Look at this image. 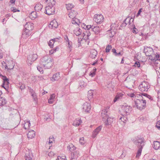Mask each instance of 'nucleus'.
Wrapping results in <instances>:
<instances>
[{"label":"nucleus","mask_w":160,"mask_h":160,"mask_svg":"<svg viewBox=\"0 0 160 160\" xmlns=\"http://www.w3.org/2000/svg\"><path fill=\"white\" fill-rule=\"evenodd\" d=\"M145 141L143 138L138 136L133 140V143L137 146L138 150L137 152L136 158H138L141 155L142 150L145 145Z\"/></svg>","instance_id":"obj_1"},{"label":"nucleus","mask_w":160,"mask_h":160,"mask_svg":"<svg viewBox=\"0 0 160 160\" xmlns=\"http://www.w3.org/2000/svg\"><path fill=\"white\" fill-rule=\"evenodd\" d=\"M53 59L48 56H45L42 58L40 61V64L45 69H49L52 66Z\"/></svg>","instance_id":"obj_2"},{"label":"nucleus","mask_w":160,"mask_h":160,"mask_svg":"<svg viewBox=\"0 0 160 160\" xmlns=\"http://www.w3.org/2000/svg\"><path fill=\"white\" fill-rule=\"evenodd\" d=\"M139 99L136 98L134 101V106H136L138 109L141 110L146 107V100L143 99L142 95L139 94Z\"/></svg>","instance_id":"obj_3"},{"label":"nucleus","mask_w":160,"mask_h":160,"mask_svg":"<svg viewBox=\"0 0 160 160\" xmlns=\"http://www.w3.org/2000/svg\"><path fill=\"white\" fill-rule=\"evenodd\" d=\"M132 110V108L130 106H128L127 104H125L122 105L121 107V110L120 112L122 115L126 116L130 114Z\"/></svg>","instance_id":"obj_4"},{"label":"nucleus","mask_w":160,"mask_h":160,"mask_svg":"<svg viewBox=\"0 0 160 160\" xmlns=\"http://www.w3.org/2000/svg\"><path fill=\"white\" fill-rule=\"evenodd\" d=\"M150 88V86L149 83L147 82L144 81L139 85L138 88L142 92H147Z\"/></svg>","instance_id":"obj_5"},{"label":"nucleus","mask_w":160,"mask_h":160,"mask_svg":"<svg viewBox=\"0 0 160 160\" xmlns=\"http://www.w3.org/2000/svg\"><path fill=\"white\" fill-rule=\"evenodd\" d=\"M55 7L53 6H50V3L45 7V13L48 15H51L55 13Z\"/></svg>","instance_id":"obj_6"},{"label":"nucleus","mask_w":160,"mask_h":160,"mask_svg":"<svg viewBox=\"0 0 160 160\" xmlns=\"http://www.w3.org/2000/svg\"><path fill=\"white\" fill-rule=\"evenodd\" d=\"M38 58V55L36 53L31 54L28 57L27 63L28 65H31L32 63Z\"/></svg>","instance_id":"obj_7"},{"label":"nucleus","mask_w":160,"mask_h":160,"mask_svg":"<svg viewBox=\"0 0 160 160\" xmlns=\"http://www.w3.org/2000/svg\"><path fill=\"white\" fill-rule=\"evenodd\" d=\"M104 17L102 14H95L94 17V20L97 23L100 24L103 22Z\"/></svg>","instance_id":"obj_8"},{"label":"nucleus","mask_w":160,"mask_h":160,"mask_svg":"<svg viewBox=\"0 0 160 160\" xmlns=\"http://www.w3.org/2000/svg\"><path fill=\"white\" fill-rule=\"evenodd\" d=\"M3 80V83L1 85L6 91H8V84H9V80L5 76L2 78Z\"/></svg>","instance_id":"obj_9"},{"label":"nucleus","mask_w":160,"mask_h":160,"mask_svg":"<svg viewBox=\"0 0 160 160\" xmlns=\"http://www.w3.org/2000/svg\"><path fill=\"white\" fill-rule=\"evenodd\" d=\"M109 107L107 106L103 110L101 113V117L103 119H106L108 116V111L109 110Z\"/></svg>","instance_id":"obj_10"},{"label":"nucleus","mask_w":160,"mask_h":160,"mask_svg":"<svg viewBox=\"0 0 160 160\" xmlns=\"http://www.w3.org/2000/svg\"><path fill=\"white\" fill-rule=\"evenodd\" d=\"M90 104L87 102H86L83 105V111L87 113H89L91 109Z\"/></svg>","instance_id":"obj_11"},{"label":"nucleus","mask_w":160,"mask_h":160,"mask_svg":"<svg viewBox=\"0 0 160 160\" xmlns=\"http://www.w3.org/2000/svg\"><path fill=\"white\" fill-rule=\"evenodd\" d=\"M79 156V152L77 150L71 153L70 160H77Z\"/></svg>","instance_id":"obj_12"},{"label":"nucleus","mask_w":160,"mask_h":160,"mask_svg":"<svg viewBox=\"0 0 160 160\" xmlns=\"http://www.w3.org/2000/svg\"><path fill=\"white\" fill-rule=\"evenodd\" d=\"M25 160H34L33 156L31 151L29 150L28 152L25 154Z\"/></svg>","instance_id":"obj_13"},{"label":"nucleus","mask_w":160,"mask_h":160,"mask_svg":"<svg viewBox=\"0 0 160 160\" xmlns=\"http://www.w3.org/2000/svg\"><path fill=\"white\" fill-rule=\"evenodd\" d=\"M102 128V126H100L93 131L92 136L93 138H94L96 137L98 134L101 131Z\"/></svg>","instance_id":"obj_14"},{"label":"nucleus","mask_w":160,"mask_h":160,"mask_svg":"<svg viewBox=\"0 0 160 160\" xmlns=\"http://www.w3.org/2000/svg\"><path fill=\"white\" fill-rule=\"evenodd\" d=\"M112 52L113 54L116 57L122 56L123 53V51L116 50L114 48L112 49Z\"/></svg>","instance_id":"obj_15"},{"label":"nucleus","mask_w":160,"mask_h":160,"mask_svg":"<svg viewBox=\"0 0 160 160\" xmlns=\"http://www.w3.org/2000/svg\"><path fill=\"white\" fill-rule=\"evenodd\" d=\"M24 28L25 29L31 31L32 30L33 28V24L31 22H28L24 26Z\"/></svg>","instance_id":"obj_16"},{"label":"nucleus","mask_w":160,"mask_h":160,"mask_svg":"<svg viewBox=\"0 0 160 160\" xmlns=\"http://www.w3.org/2000/svg\"><path fill=\"white\" fill-rule=\"evenodd\" d=\"M30 31L27 30L26 29H24L22 32V38L25 39L27 38L31 34L30 32H29Z\"/></svg>","instance_id":"obj_17"},{"label":"nucleus","mask_w":160,"mask_h":160,"mask_svg":"<svg viewBox=\"0 0 160 160\" xmlns=\"http://www.w3.org/2000/svg\"><path fill=\"white\" fill-rule=\"evenodd\" d=\"M60 78V74L59 72H57L53 74V76L50 78L51 80L54 82V81H58Z\"/></svg>","instance_id":"obj_18"},{"label":"nucleus","mask_w":160,"mask_h":160,"mask_svg":"<svg viewBox=\"0 0 160 160\" xmlns=\"http://www.w3.org/2000/svg\"><path fill=\"white\" fill-rule=\"evenodd\" d=\"M58 26V24L55 20H54L51 22L49 26V28H56Z\"/></svg>","instance_id":"obj_19"},{"label":"nucleus","mask_w":160,"mask_h":160,"mask_svg":"<svg viewBox=\"0 0 160 160\" xmlns=\"http://www.w3.org/2000/svg\"><path fill=\"white\" fill-rule=\"evenodd\" d=\"M77 13V12L76 11L74 10H71L69 12L68 15L70 18H75Z\"/></svg>","instance_id":"obj_20"},{"label":"nucleus","mask_w":160,"mask_h":160,"mask_svg":"<svg viewBox=\"0 0 160 160\" xmlns=\"http://www.w3.org/2000/svg\"><path fill=\"white\" fill-rule=\"evenodd\" d=\"M27 137L29 139H32L33 138L35 135V132L33 130L29 131L27 134Z\"/></svg>","instance_id":"obj_21"},{"label":"nucleus","mask_w":160,"mask_h":160,"mask_svg":"<svg viewBox=\"0 0 160 160\" xmlns=\"http://www.w3.org/2000/svg\"><path fill=\"white\" fill-rule=\"evenodd\" d=\"M97 54V52L95 49L92 50L90 52V57L92 58H94L96 56Z\"/></svg>","instance_id":"obj_22"},{"label":"nucleus","mask_w":160,"mask_h":160,"mask_svg":"<svg viewBox=\"0 0 160 160\" xmlns=\"http://www.w3.org/2000/svg\"><path fill=\"white\" fill-rule=\"evenodd\" d=\"M42 7L43 6L42 4L39 3H38L36 4L34 7V8L36 11L39 12L41 10Z\"/></svg>","instance_id":"obj_23"},{"label":"nucleus","mask_w":160,"mask_h":160,"mask_svg":"<svg viewBox=\"0 0 160 160\" xmlns=\"http://www.w3.org/2000/svg\"><path fill=\"white\" fill-rule=\"evenodd\" d=\"M153 147L155 150L158 149L160 147V142L158 141L154 142Z\"/></svg>","instance_id":"obj_24"},{"label":"nucleus","mask_w":160,"mask_h":160,"mask_svg":"<svg viewBox=\"0 0 160 160\" xmlns=\"http://www.w3.org/2000/svg\"><path fill=\"white\" fill-rule=\"evenodd\" d=\"M67 148L72 152H75L76 147L72 144H70L67 146Z\"/></svg>","instance_id":"obj_25"},{"label":"nucleus","mask_w":160,"mask_h":160,"mask_svg":"<svg viewBox=\"0 0 160 160\" xmlns=\"http://www.w3.org/2000/svg\"><path fill=\"white\" fill-rule=\"evenodd\" d=\"M150 50L147 49L145 48L144 50V52L145 53L147 56H149L151 55L152 53V50H151L150 48H148Z\"/></svg>","instance_id":"obj_26"},{"label":"nucleus","mask_w":160,"mask_h":160,"mask_svg":"<svg viewBox=\"0 0 160 160\" xmlns=\"http://www.w3.org/2000/svg\"><path fill=\"white\" fill-rule=\"evenodd\" d=\"M82 122V121L81 119H76L73 121L72 125L75 126H78Z\"/></svg>","instance_id":"obj_27"},{"label":"nucleus","mask_w":160,"mask_h":160,"mask_svg":"<svg viewBox=\"0 0 160 160\" xmlns=\"http://www.w3.org/2000/svg\"><path fill=\"white\" fill-rule=\"evenodd\" d=\"M92 31H93L96 34H98L100 32V29L99 27H94L92 28Z\"/></svg>","instance_id":"obj_28"},{"label":"nucleus","mask_w":160,"mask_h":160,"mask_svg":"<svg viewBox=\"0 0 160 160\" xmlns=\"http://www.w3.org/2000/svg\"><path fill=\"white\" fill-rule=\"evenodd\" d=\"M55 98V94L54 93L52 94L48 99V102L49 104H52L53 103L54 99Z\"/></svg>","instance_id":"obj_29"},{"label":"nucleus","mask_w":160,"mask_h":160,"mask_svg":"<svg viewBox=\"0 0 160 160\" xmlns=\"http://www.w3.org/2000/svg\"><path fill=\"white\" fill-rule=\"evenodd\" d=\"M122 115V116L119 118V122H123L124 124L127 122V118L126 117Z\"/></svg>","instance_id":"obj_30"},{"label":"nucleus","mask_w":160,"mask_h":160,"mask_svg":"<svg viewBox=\"0 0 160 160\" xmlns=\"http://www.w3.org/2000/svg\"><path fill=\"white\" fill-rule=\"evenodd\" d=\"M7 64H8V68L10 69V70H12L13 69L14 65L13 63V62L12 61H11L10 62H7Z\"/></svg>","instance_id":"obj_31"},{"label":"nucleus","mask_w":160,"mask_h":160,"mask_svg":"<svg viewBox=\"0 0 160 160\" xmlns=\"http://www.w3.org/2000/svg\"><path fill=\"white\" fill-rule=\"evenodd\" d=\"M7 102L6 100L2 97H0V106H3Z\"/></svg>","instance_id":"obj_32"},{"label":"nucleus","mask_w":160,"mask_h":160,"mask_svg":"<svg viewBox=\"0 0 160 160\" xmlns=\"http://www.w3.org/2000/svg\"><path fill=\"white\" fill-rule=\"evenodd\" d=\"M36 12H32L30 14L29 17L32 19H33L37 18Z\"/></svg>","instance_id":"obj_33"},{"label":"nucleus","mask_w":160,"mask_h":160,"mask_svg":"<svg viewBox=\"0 0 160 160\" xmlns=\"http://www.w3.org/2000/svg\"><path fill=\"white\" fill-rule=\"evenodd\" d=\"M129 28H131V29H132V32L134 33H137L138 32V30L135 28V25L133 24H132V25L130 27H129Z\"/></svg>","instance_id":"obj_34"},{"label":"nucleus","mask_w":160,"mask_h":160,"mask_svg":"<svg viewBox=\"0 0 160 160\" xmlns=\"http://www.w3.org/2000/svg\"><path fill=\"white\" fill-rule=\"evenodd\" d=\"M107 120L105 122V125H108L111 124V120H112V119L110 117H109L108 116V118H106Z\"/></svg>","instance_id":"obj_35"},{"label":"nucleus","mask_w":160,"mask_h":160,"mask_svg":"<svg viewBox=\"0 0 160 160\" xmlns=\"http://www.w3.org/2000/svg\"><path fill=\"white\" fill-rule=\"evenodd\" d=\"M30 126V121H28L25 122L23 128L25 129H28Z\"/></svg>","instance_id":"obj_36"},{"label":"nucleus","mask_w":160,"mask_h":160,"mask_svg":"<svg viewBox=\"0 0 160 160\" xmlns=\"http://www.w3.org/2000/svg\"><path fill=\"white\" fill-rule=\"evenodd\" d=\"M140 94V95H142H142H143L144 96H145V97H146V98H148L151 100H153L151 96H150L149 95H148V94H147V93H143L140 94Z\"/></svg>","instance_id":"obj_37"},{"label":"nucleus","mask_w":160,"mask_h":160,"mask_svg":"<svg viewBox=\"0 0 160 160\" xmlns=\"http://www.w3.org/2000/svg\"><path fill=\"white\" fill-rule=\"evenodd\" d=\"M153 60L155 61V64H158V62H156L157 60V61H160V55H159L158 54L156 55V56L155 58L153 59Z\"/></svg>","instance_id":"obj_38"},{"label":"nucleus","mask_w":160,"mask_h":160,"mask_svg":"<svg viewBox=\"0 0 160 160\" xmlns=\"http://www.w3.org/2000/svg\"><path fill=\"white\" fill-rule=\"evenodd\" d=\"M66 7L67 9L68 10H72V9L73 8V5L72 4H66Z\"/></svg>","instance_id":"obj_39"},{"label":"nucleus","mask_w":160,"mask_h":160,"mask_svg":"<svg viewBox=\"0 0 160 160\" xmlns=\"http://www.w3.org/2000/svg\"><path fill=\"white\" fill-rule=\"evenodd\" d=\"M123 95L122 94H120L117 95L113 100V102H115L118 100L121 97H122V96Z\"/></svg>","instance_id":"obj_40"},{"label":"nucleus","mask_w":160,"mask_h":160,"mask_svg":"<svg viewBox=\"0 0 160 160\" xmlns=\"http://www.w3.org/2000/svg\"><path fill=\"white\" fill-rule=\"evenodd\" d=\"M123 95L122 94H120L117 95L113 100V102H115L118 100L121 97H122V96Z\"/></svg>","instance_id":"obj_41"},{"label":"nucleus","mask_w":160,"mask_h":160,"mask_svg":"<svg viewBox=\"0 0 160 160\" xmlns=\"http://www.w3.org/2000/svg\"><path fill=\"white\" fill-rule=\"evenodd\" d=\"M84 35H86L87 37V38L86 39H89V37L91 35V32L89 31H85V32H83Z\"/></svg>","instance_id":"obj_42"},{"label":"nucleus","mask_w":160,"mask_h":160,"mask_svg":"<svg viewBox=\"0 0 160 160\" xmlns=\"http://www.w3.org/2000/svg\"><path fill=\"white\" fill-rule=\"evenodd\" d=\"M56 160H67L65 156H58V158Z\"/></svg>","instance_id":"obj_43"},{"label":"nucleus","mask_w":160,"mask_h":160,"mask_svg":"<svg viewBox=\"0 0 160 160\" xmlns=\"http://www.w3.org/2000/svg\"><path fill=\"white\" fill-rule=\"evenodd\" d=\"M48 5L49 3H50V6H54L55 5V2L54 0H49V1L47 2Z\"/></svg>","instance_id":"obj_44"},{"label":"nucleus","mask_w":160,"mask_h":160,"mask_svg":"<svg viewBox=\"0 0 160 160\" xmlns=\"http://www.w3.org/2000/svg\"><path fill=\"white\" fill-rule=\"evenodd\" d=\"M83 25L84 26L83 28L85 29H87V31H89V30L92 28L91 25H88L86 26L84 23L83 24Z\"/></svg>","instance_id":"obj_45"},{"label":"nucleus","mask_w":160,"mask_h":160,"mask_svg":"<svg viewBox=\"0 0 160 160\" xmlns=\"http://www.w3.org/2000/svg\"><path fill=\"white\" fill-rule=\"evenodd\" d=\"M31 95L32 97V98H33V100L35 102L37 101V98L36 93H35L31 94Z\"/></svg>","instance_id":"obj_46"},{"label":"nucleus","mask_w":160,"mask_h":160,"mask_svg":"<svg viewBox=\"0 0 160 160\" xmlns=\"http://www.w3.org/2000/svg\"><path fill=\"white\" fill-rule=\"evenodd\" d=\"M112 46L110 45H108L106 47V52H110V49L112 48Z\"/></svg>","instance_id":"obj_47"},{"label":"nucleus","mask_w":160,"mask_h":160,"mask_svg":"<svg viewBox=\"0 0 160 160\" xmlns=\"http://www.w3.org/2000/svg\"><path fill=\"white\" fill-rule=\"evenodd\" d=\"M79 142L81 145H83L85 143V142L84 141V139L83 137L80 138L79 139Z\"/></svg>","instance_id":"obj_48"},{"label":"nucleus","mask_w":160,"mask_h":160,"mask_svg":"<svg viewBox=\"0 0 160 160\" xmlns=\"http://www.w3.org/2000/svg\"><path fill=\"white\" fill-rule=\"evenodd\" d=\"M54 42H53V41L52 39L51 40L49 41V42L48 43L49 46L51 47L52 48V46H53V44Z\"/></svg>","instance_id":"obj_49"},{"label":"nucleus","mask_w":160,"mask_h":160,"mask_svg":"<svg viewBox=\"0 0 160 160\" xmlns=\"http://www.w3.org/2000/svg\"><path fill=\"white\" fill-rule=\"evenodd\" d=\"M93 94L92 93L91 91H90L88 92V98H91L92 97Z\"/></svg>","instance_id":"obj_50"},{"label":"nucleus","mask_w":160,"mask_h":160,"mask_svg":"<svg viewBox=\"0 0 160 160\" xmlns=\"http://www.w3.org/2000/svg\"><path fill=\"white\" fill-rule=\"evenodd\" d=\"M42 67L41 66V67L40 66H38L37 68V69L38 70V71L40 72H41V73H43V71Z\"/></svg>","instance_id":"obj_51"},{"label":"nucleus","mask_w":160,"mask_h":160,"mask_svg":"<svg viewBox=\"0 0 160 160\" xmlns=\"http://www.w3.org/2000/svg\"><path fill=\"white\" fill-rule=\"evenodd\" d=\"M128 19V18H126L123 21V22L122 24L120 27H125L127 25V23H126V21Z\"/></svg>","instance_id":"obj_52"},{"label":"nucleus","mask_w":160,"mask_h":160,"mask_svg":"<svg viewBox=\"0 0 160 160\" xmlns=\"http://www.w3.org/2000/svg\"><path fill=\"white\" fill-rule=\"evenodd\" d=\"M127 18H128V19L129 20L128 23L129 24V25H130V24L131 23V21H132V22L134 21V19L132 18L129 17Z\"/></svg>","instance_id":"obj_53"},{"label":"nucleus","mask_w":160,"mask_h":160,"mask_svg":"<svg viewBox=\"0 0 160 160\" xmlns=\"http://www.w3.org/2000/svg\"><path fill=\"white\" fill-rule=\"evenodd\" d=\"M76 20L77 18H72V23L73 24H77L78 22H77ZM77 20H78V19H77Z\"/></svg>","instance_id":"obj_54"},{"label":"nucleus","mask_w":160,"mask_h":160,"mask_svg":"<svg viewBox=\"0 0 160 160\" xmlns=\"http://www.w3.org/2000/svg\"><path fill=\"white\" fill-rule=\"evenodd\" d=\"M140 63L139 62H136L134 64V66L135 67L139 68L140 67Z\"/></svg>","instance_id":"obj_55"},{"label":"nucleus","mask_w":160,"mask_h":160,"mask_svg":"<svg viewBox=\"0 0 160 160\" xmlns=\"http://www.w3.org/2000/svg\"><path fill=\"white\" fill-rule=\"evenodd\" d=\"M67 42H68V47L69 48V49H70V51H71V48H72V46L71 44V43H72V42L70 41H68Z\"/></svg>","instance_id":"obj_56"},{"label":"nucleus","mask_w":160,"mask_h":160,"mask_svg":"<svg viewBox=\"0 0 160 160\" xmlns=\"http://www.w3.org/2000/svg\"><path fill=\"white\" fill-rule=\"evenodd\" d=\"M156 126L159 130H160V122L159 121L157 122Z\"/></svg>","instance_id":"obj_57"},{"label":"nucleus","mask_w":160,"mask_h":160,"mask_svg":"<svg viewBox=\"0 0 160 160\" xmlns=\"http://www.w3.org/2000/svg\"><path fill=\"white\" fill-rule=\"evenodd\" d=\"M61 38L59 37L58 38H54L53 39H52V40L53 41V42H58Z\"/></svg>","instance_id":"obj_58"},{"label":"nucleus","mask_w":160,"mask_h":160,"mask_svg":"<svg viewBox=\"0 0 160 160\" xmlns=\"http://www.w3.org/2000/svg\"><path fill=\"white\" fill-rule=\"evenodd\" d=\"M12 10H11L13 12H19L20 11L18 10H17L16 8L14 7H13L11 8Z\"/></svg>","instance_id":"obj_59"},{"label":"nucleus","mask_w":160,"mask_h":160,"mask_svg":"<svg viewBox=\"0 0 160 160\" xmlns=\"http://www.w3.org/2000/svg\"><path fill=\"white\" fill-rule=\"evenodd\" d=\"M64 40H65L67 42H68V41H70L68 38V37L67 36V35H65L64 37Z\"/></svg>","instance_id":"obj_60"},{"label":"nucleus","mask_w":160,"mask_h":160,"mask_svg":"<svg viewBox=\"0 0 160 160\" xmlns=\"http://www.w3.org/2000/svg\"><path fill=\"white\" fill-rule=\"evenodd\" d=\"M142 8H141L140 9H139V10H138V12L137 14L136 15L137 17H138L140 15L141 12H142Z\"/></svg>","instance_id":"obj_61"},{"label":"nucleus","mask_w":160,"mask_h":160,"mask_svg":"<svg viewBox=\"0 0 160 160\" xmlns=\"http://www.w3.org/2000/svg\"><path fill=\"white\" fill-rule=\"evenodd\" d=\"M25 86L24 84H22L21 83V85L20 87V89H21L22 90L23 89H24L25 88Z\"/></svg>","instance_id":"obj_62"},{"label":"nucleus","mask_w":160,"mask_h":160,"mask_svg":"<svg viewBox=\"0 0 160 160\" xmlns=\"http://www.w3.org/2000/svg\"><path fill=\"white\" fill-rule=\"evenodd\" d=\"M29 92H30L31 95L35 93L34 91L31 88H29Z\"/></svg>","instance_id":"obj_63"},{"label":"nucleus","mask_w":160,"mask_h":160,"mask_svg":"<svg viewBox=\"0 0 160 160\" xmlns=\"http://www.w3.org/2000/svg\"><path fill=\"white\" fill-rule=\"evenodd\" d=\"M95 74V72H90L89 73V75L91 76L92 77H93Z\"/></svg>","instance_id":"obj_64"}]
</instances>
